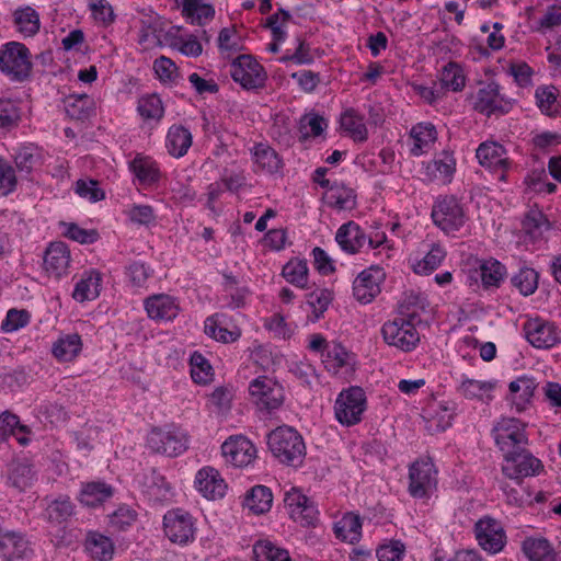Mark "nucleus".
Here are the masks:
<instances>
[{"label":"nucleus","mask_w":561,"mask_h":561,"mask_svg":"<svg viewBox=\"0 0 561 561\" xmlns=\"http://www.w3.org/2000/svg\"><path fill=\"white\" fill-rule=\"evenodd\" d=\"M267 446L283 465L299 467L306 457V445L300 433L287 425L278 426L267 434Z\"/></svg>","instance_id":"f257e3e1"},{"label":"nucleus","mask_w":561,"mask_h":561,"mask_svg":"<svg viewBox=\"0 0 561 561\" xmlns=\"http://www.w3.org/2000/svg\"><path fill=\"white\" fill-rule=\"evenodd\" d=\"M0 71L12 82L22 83L32 77V54L20 42H8L0 47Z\"/></svg>","instance_id":"f03ea898"},{"label":"nucleus","mask_w":561,"mask_h":561,"mask_svg":"<svg viewBox=\"0 0 561 561\" xmlns=\"http://www.w3.org/2000/svg\"><path fill=\"white\" fill-rule=\"evenodd\" d=\"M431 217L436 227L453 237L468 220L461 201L455 195H439L433 204Z\"/></svg>","instance_id":"7ed1b4c3"},{"label":"nucleus","mask_w":561,"mask_h":561,"mask_svg":"<svg viewBox=\"0 0 561 561\" xmlns=\"http://www.w3.org/2000/svg\"><path fill=\"white\" fill-rule=\"evenodd\" d=\"M437 469L431 458L417 459L409 466L408 492L416 500H427L437 490Z\"/></svg>","instance_id":"20e7f679"},{"label":"nucleus","mask_w":561,"mask_h":561,"mask_svg":"<svg viewBox=\"0 0 561 561\" xmlns=\"http://www.w3.org/2000/svg\"><path fill=\"white\" fill-rule=\"evenodd\" d=\"M147 446L152 453L176 457L187 449L188 437L176 426L154 427L147 436Z\"/></svg>","instance_id":"39448f33"},{"label":"nucleus","mask_w":561,"mask_h":561,"mask_svg":"<svg viewBox=\"0 0 561 561\" xmlns=\"http://www.w3.org/2000/svg\"><path fill=\"white\" fill-rule=\"evenodd\" d=\"M252 402L261 412L272 413L285 401L284 387L267 376H259L249 383Z\"/></svg>","instance_id":"423d86ee"},{"label":"nucleus","mask_w":561,"mask_h":561,"mask_svg":"<svg viewBox=\"0 0 561 561\" xmlns=\"http://www.w3.org/2000/svg\"><path fill=\"white\" fill-rule=\"evenodd\" d=\"M366 407L364 390L360 387H350L342 390L335 400V419L347 427L356 425L362 421Z\"/></svg>","instance_id":"0eeeda50"},{"label":"nucleus","mask_w":561,"mask_h":561,"mask_svg":"<svg viewBox=\"0 0 561 561\" xmlns=\"http://www.w3.org/2000/svg\"><path fill=\"white\" fill-rule=\"evenodd\" d=\"M492 432L495 444L504 458L528 446L525 424L517 419L503 417L493 427Z\"/></svg>","instance_id":"6e6552de"},{"label":"nucleus","mask_w":561,"mask_h":561,"mask_svg":"<svg viewBox=\"0 0 561 561\" xmlns=\"http://www.w3.org/2000/svg\"><path fill=\"white\" fill-rule=\"evenodd\" d=\"M163 531L173 543L185 546L193 542L196 533V519L187 511L176 507L163 515Z\"/></svg>","instance_id":"1a4fd4ad"},{"label":"nucleus","mask_w":561,"mask_h":561,"mask_svg":"<svg viewBox=\"0 0 561 561\" xmlns=\"http://www.w3.org/2000/svg\"><path fill=\"white\" fill-rule=\"evenodd\" d=\"M381 335L389 346L405 353L413 351L420 342V333L415 324L409 322L407 318L396 317L385 322L381 327Z\"/></svg>","instance_id":"9d476101"},{"label":"nucleus","mask_w":561,"mask_h":561,"mask_svg":"<svg viewBox=\"0 0 561 561\" xmlns=\"http://www.w3.org/2000/svg\"><path fill=\"white\" fill-rule=\"evenodd\" d=\"M230 75L233 81L245 90L262 89L267 79L263 66L251 55L234 58L230 65Z\"/></svg>","instance_id":"9b49d317"},{"label":"nucleus","mask_w":561,"mask_h":561,"mask_svg":"<svg viewBox=\"0 0 561 561\" xmlns=\"http://www.w3.org/2000/svg\"><path fill=\"white\" fill-rule=\"evenodd\" d=\"M473 108L480 114L504 115L513 108V101L501 93L500 84L488 82L479 88L474 95Z\"/></svg>","instance_id":"f8f14e48"},{"label":"nucleus","mask_w":561,"mask_h":561,"mask_svg":"<svg viewBox=\"0 0 561 561\" xmlns=\"http://www.w3.org/2000/svg\"><path fill=\"white\" fill-rule=\"evenodd\" d=\"M542 468V462L531 455L527 447H524L504 458L502 472L510 479L520 481L526 477L538 474Z\"/></svg>","instance_id":"ddd939ff"},{"label":"nucleus","mask_w":561,"mask_h":561,"mask_svg":"<svg viewBox=\"0 0 561 561\" xmlns=\"http://www.w3.org/2000/svg\"><path fill=\"white\" fill-rule=\"evenodd\" d=\"M386 278V273L379 265L360 272L353 282V296L363 304L371 302L381 291V284Z\"/></svg>","instance_id":"4468645a"},{"label":"nucleus","mask_w":561,"mask_h":561,"mask_svg":"<svg viewBox=\"0 0 561 561\" xmlns=\"http://www.w3.org/2000/svg\"><path fill=\"white\" fill-rule=\"evenodd\" d=\"M285 507L290 518L302 527H314L318 522V508L313 502L297 489L285 494Z\"/></svg>","instance_id":"2eb2a0df"},{"label":"nucleus","mask_w":561,"mask_h":561,"mask_svg":"<svg viewBox=\"0 0 561 561\" xmlns=\"http://www.w3.org/2000/svg\"><path fill=\"white\" fill-rule=\"evenodd\" d=\"M479 546L489 553L500 552L506 543V534L501 523L492 517H483L474 525Z\"/></svg>","instance_id":"dca6fc26"},{"label":"nucleus","mask_w":561,"mask_h":561,"mask_svg":"<svg viewBox=\"0 0 561 561\" xmlns=\"http://www.w3.org/2000/svg\"><path fill=\"white\" fill-rule=\"evenodd\" d=\"M221 453L227 462L239 468L249 466L256 458L255 446L243 435L227 438L221 445Z\"/></svg>","instance_id":"f3484780"},{"label":"nucleus","mask_w":561,"mask_h":561,"mask_svg":"<svg viewBox=\"0 0 561 561\" xmlns=\"http://www.w3.org/2000/svg\"><path fill=\"white\" fill-rule=\"evenodd\" d=\"M70 263V250L65 242L54 241L48 244L43 256V267L49 277L60 279L67 276Z\"/></svg>","instance_id":"a211bd4d"},{"label":"nucleus","mask_w":561,"mask_h":561,"mask_svg":"<svg viewBox=\"0 0 561 561\" xmlns=\"http://www.w3.org/2000/svg\"><path fill=\"white\" fill-rule=\"evenodd\" d=\"M476 157L479 163L494 172H501V179L505 178V172L510 169L511 161L507 157L505 147L496 141H484L479 145Z\"/></svg>","instance_id":"6ab92c4d"},{"label":"nucleus","mask_w":561,"mask_h":561,"mask_svg":"<svg viewBox=\"0 0 561 561\" xmlns=\"http://www.w3.org/2000/svg\"><path fill=\"white\" fill-rule=\"evenodd\" d=\"M144 306L148 317L156 321H172L181 310L178 299L167 294L147 297Z\"/></svg>","instance_id":"aec40b11"},{"label":"nucleus","mask_w":561,"mask_h":561,"mask_svg":"<svg viewBox=\"0 0 561 561\" xmlns=\"http://www.w3.org/2000/svg\"><path fill=\"white\" fill-rule=\"evenodd\" d=\"M195 486L203 496L210 500L222 497L227 489V484L219 471L213 467H204L197 471Z\"/></svg>","instance_id":"412c9836"},{"label":"nucleus","mask_w":561,"mask_h":561,"mask_svg":"<svg viewBox=\"0 0 561 561\" xmlns=\"http://www.w3.org/2000/svg\"><path fill=\"white\" fill-rule=\"evenodd\" d=\"M456 171V159L454 154L447 150H443L426 163L424 174L430 181L442 182L448 184L451 182Z\"/></svg>","instance_id":"4be33fe9"},{"label":"nucleus","mask_w":561,"mask_h":561,"mask_svg":"<svg viewBox=\"0 0 561 561\" xmlns=\"http://www.w3.org/2000/svg\"><path fill=\"white\" fill-rule=\"evenodd\" d=\"M128 168L142 185H154L162 178L158 162L152 157L144 153H137L135 158L129 161Z\"/></svg>","instance_id":"5701e85b"},{"label":"nucleus","mask_w":561,"mask_h":561,"mask_svg":"<svg viewBox=\"0 0 561 561\" xmlns=\"http://www.w3.org/2000/svg\"><path fill=\"white\" fill-rule=\"evenodd\" d=\"M102 287V274L95 268L85 270L75 285L72 298L77 302H85L96 299Z\"/></svg>","instance_id":"b1692460"},{"label":"nucleus","mask_w":561,"mask_h":561,"mask_svg":"<svg viewBox=\"0 0 561 561\" xmlns=\"http://www.w3.org/2000/svg\"><path fill=\"white\" fill-rule=\"evenodd\" d=\"M181 8V14L192 25L205 26L214 20L215 7L203 0H175Z\"/></svg>","instance_id":"393cba45"},{"label":"nucleus","mask_w":561,"mask_h":561,"mask_svg":"<svg viewBox=\"0 0 561 561\" xmlns=\"http://www.w3.org/2000/svg\"><path fill=\"white\" fill-rule=\"evenodd\" d=\"M524 329L528 342L537 348H550L559 341L557 329L551 323L533 320Z\"/></svg>","instance_id":"a878e982"},{"label":"nucleus","mask_w":561,"mask_h":561,"mask_svg":"<svg viewBox=\"0 0 561 561\" xmlns=\"http://www.w3.org/2000/svg\"><path fill=\"white\" fill-rule=\"evenodd\" d=\"M114 488L104 481L82 482L78 501L87 507H98L114 495Z\"/></svg>","instance_id":"bb28decb"},{"label":"nucleus","mask_w":561,"mask_h":561,"mask_svg":"<svg viewBox=\"0 0 561 561\" xmlns=\"http://www.w3.org/2000/svg\"><path fill=\"white\" fill-rule=\"evenodd\" d=\"M477 272L485 290L500 288L507 275L506 266L494 257L479 260Z\"/></svg>","instance_id":"cd10ccee"},{"label":"nucleus","mask_w":561,"mask_h":561,"mask_svg":"<svg viewBox=\"0 0 561 561\" xmlns=\"http://www.w3.org/2000/svg\"><path fill=\"white\" fill-rule=\"evenodd\" d=\"M357 195L355 191L343 182L334 181L327 190L323 201L328 207L335 210H352L356 207Z\"/></svg>","instance_id":"c85d7f7f"},{"label":"nucleus","mask_w":561,"mask_h":561,"mask_svg":"<svg viewBox=\"0 0 561 561\" xmlns=\"http://www.w3.org/2000/svg\"><path fill=\"white\" fill-rule=\"evenodd\" d=\"M335 240L344 252L356 254L366 243L367 237L358 224L348 221L337 229Z\"/></svg>","instance_id":"c756f323"},{"label":"nucleus","mask_w":561,"mask_h":561,"mask_svg":"<svg viewBox=\"0 0 561 561\" xmlns=\"http://www.w3.org/2000/svg\"><path fill=\"white\" fill-rule=\"evenodd\" d=\"M28 552H31L28 541L21 533L4 531L0 537V558L3 561L24 559Z\"/></svg>","instance_id":"7c9ffc66"},{"label":"nucleus","mask_w":561,"mask_h":561,"mask_svg":"<svg viewBox=\"0 0 561 561\" xmlns=\"http://www.w3.org/2000/svg\"><path fill=\"white\" fill-rule=\"evenodd\" d=\"M193 144V136L188 128L174 124L169 127L165 137V148L173 158L184 157Z\"/></svg>","instance_id":"2f4dec72"},{"label":"nucleus","mask_w":561,"mask_h":561,"mask_svg":"<svg viewBox=\"0 0 561 561\" xmlns=\"http://www.w3.org/2000/svg\"><path fill=\"white\" fill-rule=\"evenodd\" d=\"M256 169L267 174H275L283 169V160L270 145L259 142L251 149Z\"/></svg>","instance_id":"473e14b6"},{"label":"nucleus","mask_w":561,"mask_h":561,"mask_svg":"<svg viewBox=\"0 0 561 561\" xmlns=\"http://www.w3.org/2000/svg\"><path fill=\"white\" fill-rule=\"evenodd\" d=\"M321 358L325 369L333 374H339L343 368L347 371L354 366V355L340 343H333L322 352Z\"/></svg>","instance_id":"72a5a7b5"},{"label":"nucleus","mask_w":561,"mask_h":561,"mask_svg":"<svg viewBox=\"0 0 561 561\" xmlns=\"http://www.w3.org/2000/svg\"><path fill=\"white\" fill-rule=\"evenodd\" d=\"M522 551L529 561H557L552 543L545 537H527L522 543Z\"/></svg>","instance_id":"f704fd0d"},{"label":"nucleus","mask_w":561,"mask_h":561,"mask_svg":"<svg viewBox=\"0 0 561 561\" xmlns=\"http://www.w3.org/2000/svg\"><path fill=\"white\" fill-rule=\"evenodd\" d=\"M560 91L554 85H539L535 91L536 105L540 112L549 117L561 114Z\"/></svg>","instance_id":"c9c22d12"},{"label":"nucleus","mask_w":561,"mask_h":561,"mask_svg":"<svg viewBox=\"0 0 561 561\" xmlns=\"http://www.w3.org/2000/svg\"><path fill=\"white\" fill-rule=\"evenodd\" d=\"M13 24L23 37H32L39 32V14L30 5L18 8L13 12Z\"/></svg>","instance_id":"e433bc0d"},{"label":"nucleus","mask_w":561,"mask_h":561,"mask_svg":"<svg viewBox=\"0 0 561 561\" xmlns=\"http://www.w3.org/2000/svg\"><path fill=\"white\" fill-rule=\"evenodd\" d=\"M335 537L342 541L355 542L362 536V518L358 514L348 512L333 525Z\"/></svg>","instance_id":"4c0bfd02"},{"label":"nucleus","mask_w":561,"mask_h":561,"mask_svg":"<svg viewBox=\"0 0 561 561\" xmlns=\"http://www.w3.org/2000/svg\"><path fill=\"white\" fill-rule=\"evenodd\" d=\"M428 302L420 293L409 291L405 293L398 306V318H407L409 322L416 324L420 322L421 312L425 311Z\"/></svg>","instance_id":"58836bf2"},{"label":"nucleus","mask_w":561,"mask_h":561,"mask_svg":"<svg viewBox=\"0 0 561 561\" xmlns=\"http://www.w3.org/2000/svg\"><path fill=\"white\" fill-rule=\"evenodd\" d=\"M410 136L413 139L411 153L417 157L431 149L437 139V131L432 123H419L412 127Z\"/></svg>","instance_id":"ea45409f"},{"label":"nucleus","mask_w":561,"mask_h":561,"mask_svg":"<svg viewBox=\"0 0 561 561\" xmlns=\"http://www.w3.org/2000/svg\"><path fill=\"white\" fill-rule=\"evenodd\" d=\"M82 340L78 333L58 337L51 346V353L59 362H72L82 350Z\"/></svg>","instance_id":"a19ab883"},{"label":"nucleus","mask_w":561,"mask_h":561,"mask_svg":"<svg viewBox=\"0 0 561 561\" xmlns=\"http://www.w3.org/2000/svg\"><path fill=\"white\" fill-rule=\"evenodd\" d=\"M536 386L535 379L528 376L518 377L510 383L508 389L512 396V403L518 412L525 410L526 405L530 402Z\"/></svg>","instance_id":"79ce46f5"},{"label":"nucleus","mask_w":561,"mask_h":561,"mask_svg":"<svg viewBox=\"0 0 561 561\" xmlns=\"http://www.w3.org/2000/svg\"><path fill=\"white\" fill-rule=\"evenodd\" d=\"M31 434L28 426L20 423L18 415L8 411L0 414V439H7L9 436H16L18 442L25 446L28 444Z\"/></svg>","instance_id":"37998d69"},{"label":"nucleus","mask_w":561,"mask_h":561,"mask_svg":"<svg viewBox=\"0 0 561 561\" xmlns=\"http://www.w3.org/2000/svg\"><path fill=\"white\" fill-rule=\"evenodd\" d=\"M84 547L94 560L111 561L113 559L114 543L111 538L102 534L89 533Z\"/></svg>","instance_id":"c03bdc74"},{"label":"nucleus","mask_w":561,"mask_h":561,"mask_svg":"<svg viewBox=\"0 0 561 561\" xmlns=\"http://www.w3.org/2000/svg\"><path fill=\"white\" fill-rule=\"evenodd\" d=\"M341 127L347 131L355 141H366L368 130L364 117L355 108L345 110L340 117Z\"/></svg>","instance_id":"a18cd8bd"},{"label":"nucleus","mask_w":561,"mask_h":561,"mask_svg":"<svg viewBox=\"0 0 561 561\" xmlns=\"http://www.w3.org/2000/svg\"><path fill=\"white\" fill-rule=\"evenodd\" d=\"M426 413L428 421L435 425L436 430L445 431L451 426L456 414V403L453 401H439L430 405Z\"/></svg>","instance_id":"49530a36"},{"label":"nucleus","mask_w":561,"mask_h":561,"mask_svg":"<svg viewBox=\"0 0 561 561\" xmlns=\"http://www.w3.org/2000/svg\"><path fill=\"white\" fill-rule=\"evenodd\" d=\"M272 502L271 490L265 485H255L247 493L243 505L253 514L260 515L271 510Z\"/></svg>","instance_id":"de8ad7c7"},{"label":"nucleus","mask_w":561,"mask_h":561,"mask_svg":"<svg viewBox=\"0 0 561 561\" xmlns=\"http://www.w3.org/2000/svg\"><path fill=\"white\" fill-rule=\"evenodd\" d=\"M76 505L68 495H59L50 501L46 507L47 520L60 525L68 522L75 514Z\"/></svg>","instance_id":"09e8293b"},{"label":"nucleus","mask_w":561,"mask_h":561,"mask_svg":"<svg viewBox=\"0 0 561 561\" xmlns=\"http://www.w3.org/2000/svg\"><path fill=\"white\" fill-rule=\"evenodd\" d=\"M36 480L33 467L25 462L13 463L9 470L8 484L18 492H24L31 488Z\"/></svg>","instance_id":"8fccbe9b"},{"label":"nucleus","mask_w":561,"mask_h":561,"mask_svg":"<svg viewBox=\"0 0 561 561\" xmlns=\"http://www.w3.org/2000/svg\"><path fill=\"white\" fill-rule=\"evenodd\" d=\"M14 162L20 173L30 175L41 164L38 147L33 144L20 146L15 151Z\"/></svg>","instance_id":"3c124183"},{"label":"nucleus","mask_w":561,"mask_h":561,"mask_svg":"<svg viewBox=\"0 0 561 561\" xmlns=\"http://www.w3.org/2000/svg\"><path fill=\"white\" fill-rule=\"evenodd\" d=\"M22 119V108L18 101L0 99V131L8 133L15 129Z\"/></svg>","instance_id":"603ef678"},{"label":"nucleus","mask_w":561,"mask_h":561,"mask_svg":"<svg viewBox=\"0 0 561 561\" xmlns=\"http://www.w3.org/2000/svg\"><path fill=\"white\" fill-rule=\"evenodd\" d=\"M217 314L207 317L204 322V332L207 336L221 342V343H233L241 336V329L233 327L231 330L219 325Z\"/></svg>","instance_id":"864d4df0"},{"label":"nucleus","mask_w":561,"mask_h":561,"mask_svg":"<svg viewBox=\"0 0 561 561\" xmlns=\"http://www.w3.org/2000/svg\"><path fill=\"white\" fill-rule=\"evenodd\" d=\"M137 112L145 121L160 122L164 116V106L160 96L152 93L139 98Z\"/></svg>","instance_id":"5fc2aeb1"},{"label":"nucleus","mask_w":561,"mask_h":561,"mask_svg":"<svg viewBox=\"0 0 561 561\" xmlns=\"http://www.w3.org/2000/svg\"><path fill=\"white\" fill-rule=\"evenodd\" d=\"M445 257L446 251L439 244H433L423 259L413 263V272L419 275H428L440 266Z\"/></svg>","instance_id":"6e6d98bb"},{"label":"nucleus","mask_w":561,"mask_h":561,"mask_svg":"<svg viewBox=\"0 0 561 561\" xmlns=\"http://www.w3.org/2000/svg\"><path fill=\"white\" fill-rule=\"evenodd\" d=\"M283 277L299 288H306L308 284V266L305 260L291 259L282 270Z\"/></svg>","instance_id":"4d7b16f0"},{"label":"nucleus","mask_w":561,"mask_h":561,"mask_svg":"<svg viewBox=\"0 0 561 561\" xmlns=\"http://www.w3.org/2000/svg\"><path fill=\"white\" fill-rule=\"evenodd\" d=\"M539 274L531 267L524 266L511 278L512 285L523 295L530 296L538 288Z\"/></svg>","instance_id":"13d9d810"},{"label":"nucleus","mask_w":561,"mask_h":561,"mask_svg":"<svg viewBox=\"0 0 561 561\" xmlns=\"http://www.w3.org/2000/svg\"><path fill=\"white\" fill-rule=\"evenodd\" d=\"M442 89L451 90L455 92L461 91L466 85V77L462 68L454 61L448 62L442 69L440 73Z\"/></svg>","instance_id":"bf43d9fd"},{"label":"nucleus","mask_w":561,"mask_h":561,"mask_svg":"<svg viewBox=\"0 0 561 561\" xmlns=\"http://www.w3.org/2000/svg\"><path fill=\"white\" fill-rule=\"evenodd\" d=\"M255 561H291L287 550L276 547L270 540H259L253 546Z\"/></svg>","instance_id":"052dcab7"},{"label":"nucleus","mask_w":561,"mask_h":561,"mask_svg":"<svg viewBox=\"0 0 561 561\" xmlns=\"http://www.w3.org/2000/svg\"><path fill=\"white\" fill-rule=\"evenodd\" d=\"M138 513L127 504L119 505L108 515V525L115 531H126L137 520Z\"/></svg>","instance_id":"680f3d73"},{"label":"nucleus","mask_w":561,"mask_h":561,"mask_svg":"<svg viewBox=\"0 0 561 561\" xmlns=\"http://www.w3.org/2000/svg\"><path fill=\"white\" fill-rule=\"evenodd\" d=\"M522 228L526 234L536 239L550 228V222L540 210L530 209L522 221Z\"/></svg>","instance_id":"e2e57ef3"},{"label":"nucleus","mask_w":561,"mask_h":561,"mask_svg":"<svg viewBox=\"0 0 561 561\" xmlns=\"http://www.w3.org/2000/svg\"><path fill=\"white\" fill-rule=\"evenodd\" d=\"M218 48L221 54H226L230 57L243 49V41L237 30L232 27H224L218 35Z\"/></svg>","instance_id":"0e129e2a"},{"label":"nucleus","mask_w":561,"mask_h":561,"mask_svg":"<svg viewBox=\"0 0 561 561\" xmlns=\"http://www.w3.org/2000/svg\"><path fill=\"white\" fill-rule=\"evenodd\" d=\"M191 377L194 382L206 385L211 380L213 368L208 360L198 352H194L190 359Z\"/></svg>","instance_id":"69168bd1"},{"label":"nucleus","mask_w":561,"mask_h":561,"mask_svg":"<svg viewBox=\"0 0 561 561\" xmlns=\"http://www.w3.org/2000/svg\"><path fill=\"white\" fill-rule=\"evenodd\" d=\"M494 385L489 381H480L476 379H463L458 386L457 391L466 399H483L484 394L491 392Z\"/></svg>","instance_id":"338daca9"},{"label":"nucleus","mask_w":561,"mask_h":561,"mask_svg":"<svg viewBox=\"0 0 561 561\" xmlns=\"http://www.w3.org/2000/svg\"><path fill=\"white\" fill-rule=\"evenodd\" d=\"M332 299L333 294L327 288H317L307 295V304L312 309L316 319L323 316Z\"/></svg>","instance_id":"774afa93"}]
</instances>
